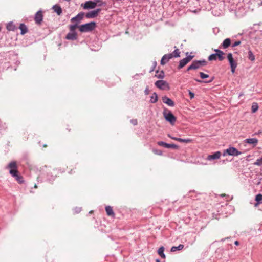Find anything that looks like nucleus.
<instances>
[{"label":"nucleus","mask_w":262,"mask_h":262,"mask_svg":"<svg viewBox=\"0 0 262 262\" xmlns=\"http://www.w3.org/2000/svg\"><path fill=\"white\" fill-rule=\"evenodd\" d=\"M6 169H10V174L19 183L22 184L24 182L23 177L18 174V166L16 162L15 161H11L6 167Z\"/></svg>","instance_id":"1"},{"label":"nucleus","mask_w":262,"mask_h":262,"mask_svg":"<svg viewBox=\"0 0 262 262\" xmlns=\"http://www.w3.org/2000/svg\"><path fill=\"white\" fill-rule=\"evenodd\" d=\"M96 23L94 21L82 24L79 26V30L81 32H91L96 28Z\"/></svg>","instance_id":"2"},{"label":"nucleus","mask_w":262,"mask_h":262,"mask_svg":"<svg viewBox=\"0 0 262 262\" xmlns=\"http://www.w3.org/2000/svg\"><path fill=\"white\" fill-rule=\"evenodd\" d=\"M207 64V61L205 59L202 60H195L192 61L191 64L188 67L187 71H189L192 70H196L202 67L206 66Z\"/></svg>","instance_id":"3"},{"label":"nucleus","mask_w":262,"mask_h":262,"mask_svg":"<svg viewBox=\"0 0 262 262\" xmlns=\"http://www.w3.org/2000/svg\"><path fill=\"white\" fill-rule=\"evenodd\" d=\"M163 115L166 121L170 123L171 125H174L177 118L173 115L170 110L164 108L163 112Z\"/></svg>","instance_id":"4"},{"label":"nucleus","mask_w":262,"mask_h":262,"mask_svg":"<svg viewBox=\"0 0 262 262\" xmlns=\"http://www.w3.org/2000/svg\"><path fill=\"white\" fill-rule=\"evenodd\" d=\"M242 152L238 151L236 148L234 147H230L226 150L224 151L223 154V156H226V155L232 156H237L241 155Z\"/></svg>","instance_id":"5"},{"label":"nucleus","mask_w":262,"mask_h":262,"mask_svg":"<svg viewBox=\"0 0 262 262\" xmlns=\"http://www.w3.org/2000/svg\"><path fill=\"white\" fill-rule=\"evenodd\" d=\"M227 59L231 67V72L233 74L235 73V69L237 66V63L236 61H235L234 59H233L232 54L231 53L228 54Z\"/></svg>","instance_id":"6"},{"label":"nucleus","mask_w":262,"mask_h":262,"mask_svg":"<svg viewBox=\"0 0 262 262\" xmlns=\"http://www.w3.org/2000/svg\"><path fill=\"white\" fill-rule=\"evenodd\" d=\"M155 85L157 88H159L160 90H168L169 89V84L166 81L163 80H159L157 81L155 83Z\"/></svg>","instance_id":"7"},{"label":"nucleus","mask_w":262,"mask_h":262,"mask_svg":"<svg viewBox=\"0 0 262 262\" xmlns=\"http://www.w3.org/2000/svg\"><path fill=\"white\" fill-rule=\"evenodd\" d=\"M180 52L179 49L176 48L172 53L165 54V56H166L167 59L169 61L170 59L172 58H177L180 56Z\"/></svg>","instance_id":"8"},{"label":"nucleus","mask_w":262,"mask_h":262,"mask_svg":"<svg viewBox=\"0 0 262 262\" xmlns=\"http://www.w3.org/2000/svg\"><path fill=\"white\" fill-rule=\"evenodd\" d=\"M157 144L159 146H163L166 148H173V149H178L179 146L174 144H169L167 143L164 141H158L157 142Z\"/></svg>","instance_id":"9"},{"label":"nucleus","mask_w":262,"mask_h":262,"mask_svg":"<svg viewBox=\"0 0 262 262\" xmlns=\"http://www.w3.org/2000/svg\"><path fill=\"white\" fill-rule=\"evenodd\" d=\"M43 15L41 10L38 11L35 14L34 20L37 25H40L42 21Z\"/></svg>","instance_id":"10"},{"label":"nucleus","mask_w":262,"mask_h":262,"mask_svg":"<svg viewBox=\"0 0 262 262\" xmlns=\"http://www.w3.org/2000/svg\"><path fill=\"white\" fill-rule=\"evenodd\" d=\"M84 15V13L81 12L79 13L76 16L73 17L71 19V21L72 23H75V24H78L83 19Z\"/></svg>","instance_id":"11"},{"label":"nucleus","mask_w":262,"mask_h":262,"mask_svg":"<svg viewBox=\"0 0 262 262\" xmlns=\"http://www.w3.org/2000/svg\"><path fill=\"white\" fill-rule=\"evenodd\" d=\"M82 6L84 9H91L95 8L96 7V4L94 1H88Z\"/></svg>","instance_id":"12"},{"label":"nucleus","mask_w":262,"mask_h":262,"mask_svg":"<svg viewBox=\"0 0 262 262\" xmlns=\"http://www.w3.org/2000/svg\"><path fill=\"white\" fill-rule=\"evenodd\" d=\"M162 100L164 103L166 104L169 106L173 107L174 106V102L166 96H163Z\"/></svg>","instance_id":"13"},{"label":"nucleus","mask_w":262,"mask_h":262,"mask_svg":"<svg viewBox=\"0 0 262 262\" xmlns=\"http://www.w3.org/2000/svg\"><path fill=\"white\" fill-rule=\"evenodd\" d=\"M221 153L220 151H216L212 155H209L206 159L209 161H212L213 160L218 159L220 158Z\"/></svg>","instance_id":"14"},{"label":"nucleus","mask_w":262,"mask_h":262,"mask_svg":"<svg viewBox=\"0 0 262 262\" xmlns=\"http://www.w3.org/2000/svg\"><path fill=\"white\" fill-rule=\"evenodd\" d=\"M244 142L252 144L253 147H255L258 143V140L256 138H248L245 139Z\"/></svg>","instance_id":"15"},{"label":"nucleus","mask_w":262,"mask_h":262,"mask_svg":"<svg viewBox=\"0 0 262 262\" xmlns=\"http://www.w3.org/2000/svg\"><path fill=\"white\" fill-rule=\"evenodd\" d=\"M77 34L76 32H69L66 37L67 40H75L77 39Z\"/></svg>","instance_id":"16"},{"label":"nucleus","mask_w":262,"mask_h":262,"mask_svg":"<svg viewBox=\"0 0 262 262\" xmlns=\"http://www.w3.org/2000/svg\"><path fill=\"white\" fill-rule=\"evenodd\" d=\"M255 200L256 201V203L254 204L255 207L262 204V194L261 193L257 194L255 196Z\"/></svg>","instance_id":"17"},{"label":"nucleus","mask_w":262,"mask_h":262,"mask_svg":"<svg viewBox=\"0 0 262 262\" xmlns=\"http://www.w3.org/2000/svg\"><path fill=\"white\" fill-rule=\"evenodd\" d=\"M85 16L87 18H94L96 17L97 16V15L96 14L95 11L93 10L87 12L85 14Z\"/></svg>","instance_id":"18"},{"label":"nucleus","mask_w":262,"mask_h":262,"mask_svg":"<svg viewBox=\"0 0 262 262\" xmlns=\"http://www.w3.org/2000/svg\"><path fill=\"white\" fill-rule=\"evenodd\" d=\"M19 28L21 31V32H20L21 35H24L28 31V29L27 26L23 23H21L20 24Z\"/></svg>","instance_id":"19"},{"label":"nucleus","mask_w":262,"mask_h":262,"mask_svg":"<svg viewBox=\"0 0 262 262\" xmlns=\"http://www.w3.org/2000/svg\"><path fill=\"white\" fill-rule=\"evenodd\" d=\"M188 63V62L187 61V60H186V59L185 58L181 59L179 62V64L178 67V69L180 70V69H182Z\"/></svg>","instance_id":"20"},{"label":"nucleus","mask_w":262,"mask_h":262,"mask_svg":"<svg viewBox=\"0 0 262 262\" xmlns=\"http://www.w3.org/2000/svg\"><path fill=\"white\" fill-rule=\"evenodd\" d=\"M52 8L58 15H60L62 13V9L59 5H55L53 6Z\"/></svg>","instance_id":"21"},{"label":"nucleus","mask_w":262,"mask_h":262,"mask_svg":"<svg viewBox=\"0 0 262 262\" xmlns=\"http://www.w3.org/2000/svg\"><path fill=\"white\" fill-rule=\"evenodd\" d=\"M231 45V40L230 38H226L225 39L222 44V46L223 48L226 49L228 48Z\"/></svg>","instance_id":"22"},{"label":"nucleus","mask_w":262,"mask_h":262,"mask_svg":"<svg viewBox=\"0 0 262 262\" xmlns=\"http://www.w3.org/2000/svg\"><path fill=\"white\" fill-rule=\"evenodd\" d=\"M105 210H106L107 214L108 216H115V213L113 212V209H112V207H111L110 206H106Z\"/></svg>","instance_id":"23"},{"label":"nucleus","mask_w":262,"mask_h":262,"mask_svg":"<svg viewBox=\"0 0 262 262\" xmlns=\"http://www.w3.org/2000/svg\"><path fill=\"white\" fill-rule=\"evenodd\" d=\"M6 28L8 31H14L16 29V27L13 22L8 23L7 25Z\"/></svg>","instance_id":"24"},{"label":"nucleus","mask_w":262,"mask_h":262,"mask_svg":"<svg viewBox=\"0 0 262 262\" xmlns=\"http://www.w3.org/2000/svg\"><path fill=\"white\" fill-rule=\"evenodd\" d=\"M164 247L163 246L160 247L158 250V253L162 258H165V255L164 253Z\"/></svg>","instance_id":"25"},{"label":"nucleus","mask_w":262,"mask_h":262,"mask_svg":"<svg viewBox=\"0 0 262 262\" xmlns=\"http://www.w3.org/2000/svg\"><path fill=\"white\" fill-rule=\"evenodd\" d=\"M158 101V95L156 92H154L150 97V102L151 103H155Z\"/></svg>","instance_id":"26"},{"label":"nucleus","mask_w":262,"mask_h":262,"mask_svg":"<svg viewBox=\"0 0 262 262\" xmlns=\"http://www.w3.org/2000/svg\"><path fill=\"white\" fill-rule=\"evenodd\" d=\"M184 246L183 244H180L178 246H173L171 248V252H176L177 251L181 250L184 248Z\"/></svg>","instance_id":"27"},{"label":"nucleus","mask_w":262,"mask_h":262,"mask_svg":"<svg viewBox=\"0 0 262 262\" xmlns=\"http://www.w3.org/2000/svg\"><path fill=\"white\" fill-rule=\"evenodd\" d=\"M214 79V77H212L211 78H210V79L209 80H207V81H203L202 80H200V79H194L195 81H196V82H199V83H203V82H204V83H211V82H212L213 81Z\"/></svg>","instance_id":"28"},{"label":"nucleus","mask_w":262,"mask_h":262,"mask_svg":"<svg viewBox=\"0 0 262 262\" xmlns=\"http://www.w3.org/2000/svg\"><path fill=\"white\" fill-rule=\"evenodd\" d=\"M79 28V26L77 24L70 25L69 26L70 32H76L75 29Z\"/></svg>","instance_id":"29"},{"label":"nucleus","mask_w":262,"mask_h":262,"mask_svg":"<svg viewBox=\"0 0 262 262\" xmlns=\"http://www.w3.org/2000/svg\"><path fill=\"white\" fill-rule=\"evenodd\" d=\"M248 59L251 61L255 60V56L250 50L248 51Z\"/></svg>","instance_id":"30"},{"label":"nucleus","mask_w":262,"mask_h":262,"mask_svg":"<svg viewBox=\"0 0 262 262\" xmlns=\"http://www.w3.org/2000/svg\"><path fill=\"white\" fill-rule=\"evenodd\" d=\"M224 54V53L223 51L220 53H216V57L220 61H223L225 59V57L223 56Z\"/></svg>","instance_id":"31"},{"label":"nucleus","mask_w":262,"mask_h":262,"mask_svg":"<svg viewBox=\"0 0 262 262\" xmlns=\"http://www.w3.org/2000/svg\"><path fill=\"white\" fill-rule=\"evenodd\" d=\"M94 2L96 4V6H102L105 5V3L103 2L102 0H94Z\"/></svg>","instance_id":"32"},{"label":"nucleus","mask_w":262,"mask_h":262,"mask_svg":"<svg viewBox=\"0 0 262 262\" xmlns=\"http://www.w3.org/2000/svg\"><path fill=\"white\" fill-rule=\"evenodd\" d=\"M168 61L166 56L164 55L161 58L160 64L162 66L165 65Z\"/></svg>","instance_id":"33"},{"label":"nucleus","mask_w":262,"mask_h":262,"mask_svg":"<svg viewBox=\"0 0 262 262\" xmlns=\"http://www.w3.org/2000/svg\"><path fill=\"white\" fill-rule=\"evenodd\" d=\"M208 59L209 61L216 60L217 59L216 53H213L209 55Z\"/></svg>","instance_id":"34"},{"label":"nucleus","mask_w":262,"mask_h":262,"mask_svg":"<svg viewBox=\"0 0 262 262\" xmlns=\"http://www.w3.org/2000/svg\"><path fill=\"white\" fill-rule=\"evenodd\" d=\"M155 76L159 79H163L165 76L164 72L163 70H162L159 72V74L156 75Z\"/></svg>","instance_id":"35"},{"label":"nucleus","mask_w":262,"mask_h":262,"mask_svg":"<svg viewBox=\"0 0 262 262\" xmlns=\"http://www.w3.org/2000/svg\"><path fill=\"white\" fill-rule=\"evenodd\" d=\"M258 108V105H257V103H254V104L252 105V107H251V110H252V112L253 113L255 112L256 111H257Z\"/></svg>","instance_id":"36"},{"label":"nucleus","mask_w":262,"mask_h":262,"mask_svg":"<svg viewBox=\"0 0 262 262\" xmlns=\"http://www.w3.org/2000/svg\"><path fill=\"white\" fill-rule=\"evenodd\" d=\"M199 75L201 79H204L209 77V75L205 74L203 72H200Z\"/></svg>","instance_id":"37"},{"label":"nucleus","mask_w":262,"mask_h":262,"mask_svg":"<svg viewBox=\"0 0 262 262\" xmlns=\"http://www.w3.org/2000/svg\"><path fill=\"white\" fill-rule=\"evenodd\" d=\"M254 164L258 166L262 165V157L258 159L254 163Z\"/></svg>","instance_id":"38"},{"label":"nucleus","mask_w":262,"mask_h":262,"mask_svg":"<svg viewBox=\"0 0 262 262\" xmlns=\"http://www.w3.org/2000/svg\"><path fill=\"white\" fill-rule=\"evenodd\" d=\"M152 151L156 155H162V151L161 150H158L157 149H155V148L153 149Z\"/></svg>","instance_id":"39"},{"label":"nucleus","mask_w":262,"mask_h":262,"mask_svg":"<svg viewBox=\"0 0 262 262\" xmlns=\"http://www.w3.org/2000/svg\"><path fill=\"white\" fill-rule=\"evenodd\" d=\"M192 139H189V138H187V139H182V142H183V143H190L192 142Z\"/></svg>","instance_id":"40"},{"label":"nucleus","mask_w":262,"mask_h":262,"mask_svg":"<svg viewBox=\"0 0 262 262\" xmlns=\"http://www.w3.org/2000/svg\"><path fill=\"white\" fill-rule=\"evenodd\" d=\"M241 43V41H236L235 42H234V43H233L232 45H231V47H235L238 45H239Z\"/></svg>","instance_id":"41"},{"label":"nucleus","mask_w":262,"mask_h":262,"mask_svg":"<svg viewBox=\"0 0 262 262\" xmlns=\"http://www.w3.org/2000/svg\"><path fill=\"white\" fill-rule=\"evenodd\" d=\"M193 58V55H188L185 57L188 62H190Z\"/></svg>","instance_id":"42"},{"label":"nucleus","mask_w":262,"mask_h":262,"mask_svg":"<svg viewBox=\"0 0 262 262\" xmlns=\"http://www.w3.org/2000/svg\"><path fill=\"white\" fill-rule=\"evenodd\" d=\"M189 95L190 96V98L191 99L194 98L195 94L193 92H191V91H189Z\"/></svg>","instance_id":"43"},{"label":"nucleus","mask_w":262,"mask_h":262,"mask_svg":"<svg viewBox=\"0 0 262 262\" xmlns=\"http://www.w3.org/2000/svg\"><path fill=\"white\" fill-rule=\"evenodd\" d=\"M130 122L131 123L134 125H137V119H132L130 120Z\"/></svg>","instance_id":"44"},{"label":"nucleus","mask_w":262,"mask_h":262,"mask_svg":"<svg viewBox=\"0 0 262 262\" xmlns=\"http://www.w3.org/2000/svg\"><path fill=\"white\" fill-rule=\"evenodd\" d=\"M81 208L76 207L75 209V211L77 213H79L81 211Z\"/></svg>","instance_id":"45"},{"label":"nucleus","mask_w":262,"mask_h":262,"mask_svg":"<svg viewBox=\"0 0 262 262\" xmlns=\"http://www.w3.org/2000/svg\"><path fill=\"white\" fill-rule=\"evenodd\" d=\"M156 65H157V62L156 61H154L153 62L152 68L151 69L150 72H152V71H153L154 70V69L155 68Z\"/></svg>","instance_id":"46"},{"label":"nucleus","mask_w":262,"mask_h":262,"mask_svg":"<svg viewBox=\"0 0 262 262\" xmlns=\"http://www.w3.org/2000/svg\"><path fill=\"white\" fill-rule=\"evenodd\" d=\"M101 9L100 8H97L96 10H94V11L96 13V14L98 15L99 13L101 11Z\"/></svg>","instance_id":"47"},{"label":"nucleus","mask_w":262,"mask_h":262,"mask_svg":"<svg viewBox=\"0 0 262 262\" xmlns=\"http://www.w3.org/2000/svg\"><path fill=\"white\" fill-rule=\"evenodd\" d=\"M144 93H145V95H148L149 94V89L148 88H146L144 91Z\"/></svg>","instance_id":"48"},{"label":"nucleus","mask_w":262,"mask_h":262,"mask_svg":"<svg viewBox=\"0 0 262 262\" xmlns=\"http://www.w3.org/2000/svg\"><path fill=\"white\" fill-rule=\"evenodd\" d=\"M167 136L168 137H169L170 138H171V139H173L174 140H175V139H176V138H177V137L172 136L170 134H168Z\"/></svg>","instance_id":"49"},{"label":"nucleus","mask_w":262,"mask_h":262,"mask_svg":"<svg viewBox=\"0 0 262 262\" xmlns=\"http://www.w3.org/2000/svg\"><path fill=\"white\" fill-rule=\"evenodd\" d=\"M182 138L177 137L176 139H175V140L177 141H179L180 142H182Z\"/></svg>","instance_id":"50"},{"label":"nucleus","mask_w":262,"mask_h":262,"mask_svg":"<svg viewBox=\"0 0 262 262\" xmlns=\"http://www.w3.org/2000/svg\"><path fill=\"white\" fill-rule=\"evenodd\" d=\"M214 51L215 52V53H220L221 52H222V51H221V50H220L219 49H215Z\"/></svg>","instance_id":"51"},{"label":"nucleus","mask_w":262,"mask_h":262,"mask_svg":"<svg viewBox=\"0 0 262 262\" xmlns=\"http://www.w3.org/2000/svg\"><path fill=\"white\" fill-rule=\"evenodd\" d=\"M234 244L236 246H238L239 245V242L237 241H235Z\"/></svg>","instance_id":"52"},{"label":"nucleus","mask_w":262,"mask_h":262,"mask_svg":"<svg viewBox=\"0 0 262 262\" xmlns=\"http://www.w3.org/2000/svg\"><path fill=\"white\" fill-rule=\"evenodd\" d=\"M156 262H160V260H159V259H157L156 260Z\"/></svg>","instance_id":"53"},{"label":"nucleus","mask_w":262,"mask_h":262,"mask_svg":"<svg viewBox=\"0 0 262 262\" xmlns=\"http://www.w3.org/2000/svg\"><path fill=\"white\" fill-rule=\"evenodd\" d=\"M159 73V71H156V73L158 74Z\"/></svg>","instance_id":"54"},{"label":"nucleus","mask_w":262,"mask_h":262,"mask_svg":"<svg viewBox=\"0 0 262 262\" xmlns=\"http://www.w3.org/2000/svg\"><path fill=\"white\" fill-rule=\"evenodd\" d=\"M46 146H47V145H43V147H46Z\"/></svg>","instance_id":"55"},{"label":"nucleus","mask_w":262,"mask_h":262,"mask_svg":"<svg viewBox=\"0 0 262 262\" xmlns=\"http://www.w3.org/2000/svg\"><path fill=\"white\" fill-rule=\"evenodd\" d=\"M188 52H187V53H186V55H188Z\"/></svg>","instance_id":"56"},{"label":"nucleus","mask_w":262,"mask_h":262,"mask_svg":"<svg viewBox=\"0 0 262 262\" xmlns=\"http://www.w3.org/2000/svg\"><path fill=\"white\" fill-rule=\"evenodd\" d=\"M1 29H2V28H1V27H0V31H1Z\"/></svg>","instance_id":"57"}]
</instances>
